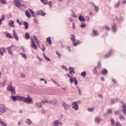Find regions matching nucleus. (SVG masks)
Here are the masks:
<instances>
[{"mask_svg":"<svg viewBox=\"0 0 126 126\" xmlns=\"http://www.w3.org/2000/svg\"><path fill=\"white\" fill-rule=\"evenodd\" d=\"M22 101L26 104H32L33 100H32V98H31L30 95H28L27 97L24 96H22Z\"/></svg>","mask_w":126,"mask_h":126,"instance_id":"f257e3e1","label":"nucleus"},{"mask_svg":"<svg viewBox=\"0 0 126 126\" xmlns=\"http://www.w3.org/2000/svg\"><path fill=\"white\" fill-rule=\"evenodd\" d=\"M78 104H81V101L80 100L72 102V108L75 111H78L79 109V106H78Z\"/></svg>","mask_w":126,"mask_h":126,"instance_id":"f03ea898","label":"nucleus"},{"mask_svg":"<svg viewBox=\"0 0 126 126\" xmlns=\"http://www.w3.org/2000/svg\"><path fill=\"white\" fill-rule=\"evenodd\" d=\"M10 98L12 99L13 102H15V101H19V102L22 101V96L20 95H13L10 96Z\"/></svg>","mask_w":126,"mask_h":126,"instance_id":"7ed1b4c3","label":"nucleus"},{"mask_svg":"<svg viewBox=\"0 0 126 126\" xmlns=\"http://www.w3.org/2000/svg\"><path fill=\"white\" fill-rule=\"evenodd\" d=\"M6 110H7V107H6L5 105L3 104H0V114L1 115L5 113L6 112Z\"/></svg>","mask_w":126,"mask_h":126,"instance_id":"20e7f679","label":"nucleus"},{"mask_svg":"<svg viewBox=\"0 0 126 126\" xmlns=\"http://www.w3.org/2000/svg\"><path fill=\"white\" fill-rule=\"evenodd\" d=\"M14 4L17 6V7H18V8H21V7H25L26 5L24 4H21L19 2L20 1V0H14Z\"/></svg>","mask_w":126,"mask_h":126,"instance_id":"39448f33","label":"nucleus"},{"mask_svg":"<svg viewBox=\"0 0 126 126\" xmlns=\"http://www.w3.org/2000/svg\"><path fill=\"white\" fill-rule=\"evenodd\" d=\"M49 104L51 105V104H53V106L54 107H59V102H58V100L57 99L55 98L54 99H50L49 100Z\"/></svg>","mask_w":126,"mask_h":126,"instance_id":"423d86ee","label":"nucleus"},{"mask_svg":"<svg viewBox=\"0 0 126 126\" xmlns=\"http://www.w3.org/2000/svg\"><path fill=\"white\" fill-rule=\"evenodd\" d=\"M11 48H15V46L14 45H12L10 47H7V50L8 54H9V55H11V56L12 57H13V53L12 52V51L11 50Z\"/></svg>","mask_w":126,"mask_h":126,"instance_id":"0eeeda50","label":"nucleus"},{"mask_svg":"<svg viewBox=\"0 0 126 126\" xmlns=\"http://www.w3.org/2000/svg\"><path fill=\"white\" fill-rule=\"evenodd\" d=\"M54 126H63V123L59 120H55L53 122Z\"/></svg>","mask_w":126,"mask_h":126,"instance_id":"6e6552de","label":"nucleus"},{"mask_svg":"<svg viewBox=\"0 0 126 126\" xmlns=\"http://www.w3.org/2000/svg\"><path fill=\"white\" fill-rule=\"evenodd\" d=\"M31 40L32 41V48L34 50H37V45H36V44H35V41H34V39H33L32 37H31Z\"/></svg>","mask_w":126,"mask_h":126,"instance_id":"1a4fd4ad","label":"nucleus"},{"mask_svg":"<svg viewBox=\"0 0 126 126\" xmlns=\"http://www.w3.org/2000/svg\"><path fill=\"white\" fill-rule=\"evenodd\" d=\"M36 14H37V15H41V16H45V15H46V13H44L42 10L37 11Z\"/></svg>","mask_w":126,"mask_h":126,"instance_id":"9d476101","label":"nucleus"},{"mask_svg":"<svg viewBox=\"0 0 126 126\" xmlns=\"http://www.w3.org/2000/svg\"><path fill=\"white\" fill-rule=\"evenodd\" d=\"M13 35L16 41H18V40H19V37H18V35H17L16 31H15V30H13Z\"/></svg>","mask_w":126,"mask_h":126,"instance_id":"9b49d317","label":"nucleus"},{"mask_svg":"<svg viewBox=\"0 0 126 126\" xmlns=\"http://www.w3.org/2000/svg\"><path fill=\"white\" fill-rule=\"evenodd\" d=\"M62 106L64 108V110H68V109H69V108L70 107L69 104H67L65 102H63V104H62Z\"/></svg>","mask_w":126,"mask_h":126,"instance_id":"f8f14e48","label":"nucleus"},{"mask_svg":"<svg viewBox=\"0 0 126 126\" xmlns=\"http://www.w3.org/2000/svg\"><path fill=\"white\" fill-rule=\"evenodd\" d=\"M72 42H73V46H74V47H76L77 45H79V44H81V43H82V41L80 40H77L76 41H74Z\"/></svg>","mask_w":126,"mask_h":126,"instance_id":"ddd939ff","label":"nucleus"},{"mask_svg":"<svg viewBox=\"0 0 126 126\" xmlns=\"http://www.w3.org/2000/svg\"><path fill=\"white\" fill-rule=\"evenodd\" d=\"M69 73L71 75H72V73L73 74H75V71H74V68L73 67H70L69 68Z\"/></svg>","mask_w":126,"mask_h":126,"instance_id":"4468645a","label":"nucleus"},{"mask_svg":"<svg viewBox=\"0 0 126 126\" xmlns=\"http://www.w3.org/2000/svg\"><path fill=\"white\" fill-rule=\"evenodd\" d=\"M12 89H13V87H12V83L10 82V85H8L7 87V91L9 92Z\"/></svg>","mask_w":126,"mask_h":126,"instance_id":"2eb2a0df","label":"nucleus"},{"mask_svg":"<svg viewBox=\"0 0 126 126\" xmlns=\"http://www.w3.org/2000/svg\"><path fill=\"white\" fill-rule=\"evenodd\" d=\"M122 107L123 108V112L124 114H125V115H126V103H124L123 102H122Z\"/></svg>","mask_w":126,"mask_h":126,"instance_id":"dca6fc26","label":"nucleus"},{"mask_svg":"<svg viewBox=\"0 0 126 126\" xmlns=\"http://www.w3.org/2000/svg\"><path fill=\"white\" fill-rule=\"evenodd\" d=\"M112 54H113V50L110 49L109 51L108 54L105 55L104 58L105 59H107V58H109V57H110V56H111Z\"/></svg>","mask_w":126,"mask_h":126,"instance_id":"f3484780","label":"nucleus"},{"mask_svg":"<svg viewBox=\"0 0 126 126\" xmlns=\"http://www.w3.org/2000/svg\"><path fill=\"white\" fill-rule=\"evenodd\" d=\"M26 124L28 125V126H31L32 125V121L29 119H27L25 121Z\"/></svg>","mask_w":126,"mask_h":126,"instance_id":"a211bd4d","label":"nucleus"},{"mask_svg":"<svg viewBox=\"0 0 126 126\" xmlns=\"http://www.w3.org/2000/svg\"><path fill=\"white\" fill-rule=\"evenodd\" d=\"M24 25L25 26V29L26 30H27V29L29 28V24H28V23H27V22H24Z\"/></svg>","mask_w":126,"mask_h":126,"instance_id":"6ab92c4d","label":"nucleus"},{"mask_svg":"<svg viewBox=\"0 0 126 126\" xmlns=\"http://www.w3.org/2000/svg\"><path fill=\"white\" fill-rule=\"evenodd\" d=\"M9 92H11V94L12 95H15V94L16 93L15 92V88L13 87V89H12L10 91H9Z\"/></svg>","mask_w":126,"mask_h":126,"instance_id":"aec40b11","label":"nucleus"},{"mask_svg":"<svg viewBox=\"0 0 126 126\" xmlns=\"http://www.w3.org/2000/svg\"><path fill=\"white\" fill-rule=\"evenodd\" d=\"M46 41L49 45H52V40L50 37H48L46 38Z\"/></svg>","mask_w":126,"mask_h":126,"instance_id":"412c9836","label":"nucleus"},{"mask_svg":"<svg viewBox=\"0 0 126 126\" xmlns=\"http://www.w3.org/2000/svg\"><path fill=\"white\" fill-rule=\"evenodd\" d=\"M9 26L14 28V22L13 21L10 20V22L9 23Z\"/></svg>","mask_w":126,"mask_h":126,"instance_id":"4be33fe9","label":"nucleus"},{"mask_svg":"<svg viewBox=\"0 0 126 126\" xmlns=\"http://www.w3.org/2000/svg\"><path fill=\"white\" fill-rule=\"evenodd\" d=\"M70 11L71 12V16H72V17H77V16H76V15H75V13H74V11H73V10L71 9Z\"/></svg>","mask_w":126,"mask_h":126,"instance_id":"5701e85b","label":"nucleus"},{"mask_svg":"<svg viewBox=\"0 0 126 126\" xmlns=\"http://www.w3.org/2000/svg\"><path fill=\"white\" fill-rule=\"evenodd\" d=\"M43 104H42V102H37L36 103V106L37 108H42V106Z\"/></svg>","mask_w":126,"mask_h":126,"instance_id":"b1692460","label":"nucleus"},{"mask_svg":"<svg viewBox=\"0 0 126 126\" xmlns=\"http://www.w3.org/2000/svg\"><path fill=\"white\" fill-rule=\"evenodd\" d=\"M25 14H26L27 17H28V18H31V16L30 15V13H29V12L28 10H26L25 11Z\"/></svg>","mask_w":126,"mask_h":126,"instance_id":"393cba45","label":"nucleus"},{"mask_svg":"<svg viewBox=\"0 0 126 126\" xmlns=\"http://www.w3.org/2000/svg\"><path fill=\"white\" fill-rule=\"evenodd\" d=\"M73 81L75 86L76 87L77 86V83H78V80H77V79H76V77H74L73 78Z\"/></svg>","mask_w":126,"mask_h":126,"instance_id":"a878e982","label":"nucleus"},{"mask_svg":"<svg viewBox=\"0 0 126 126\" xmlns=\"http://www.w3.org/2000/svg\"><path fill=\"white\" fill-rule=\"evenodd\" d=\"M102 73L103 74V75H106V74H108V70L104 69L102 70Z\"/></svg>","mask_w":126,"mask_h":126,"instance_id":"bb28decb","label":"nucleus"},{"mask_svg":"<svg viewBox=\"0 0 126 126\" xmlns=\"http://www.w3.org/2000/svg\"><path fill=\"white\" fill-rule=\"evenodd\" d=\"M79 20H80V21H85V19L84 18V17H83V16L80 15L79 16Z\"/></svg>","mask_w":126,"mask_h":126,"instance_id":"cd10ccee","label":"nucleus"},{"mask_svg":"<svg viewBox=\"0 0 126 126\" xmlns=\"http://www.w3.org/2000/svg\"><path fill=\"white\" fill-rule=\"evenodd\" d=\"M43 56L46 61H47V62H51V60L49 59V58H48L46 55H45V53L43 54Z\"/></svg>","mask_w":126,"mask_h":126,"instance_id":"c85d7f7f","label":"nucleus"},{"mask_svg":"<svg viewBox=\"0 0 126 126\" xmlns=\"http://www.w3.org/2000/svg\"><path fill=\"white\" fill-rule=\"evenodd\" d=\"M70 38H71V41H72V42L75 41V36H74V34H72L70 35Z\"/></svg>","mask_w":126,"mask_h":126,"instance_id":"c756f323","label":"nucleus"},{"mask_svg":"<svg viewBox=\"0 0 126 126\" xmlns=\"http://www.w3.org/2000/svg\"><path fill=\"white\" fill-rule=\"evenodd\" d=\"M49 102H50V100H48L47 99H44V100H42V101L41 102V104H42V103L43 104H45L46 103H48V104H50Z\"/></svg>","mask_w":126,"mask_h":126,"instance_id":"7c9ffc66","label":"nucleus"},{"mask_svg":"<svg viewBox=\"0 0 126 126\" xmlns=\"http://www.w3.org/2000/svg\"><path fill=\"white\" fill-rule=\"evenodd\" d=\"M29 11H30L31 14H32V17H35V13L34 12V11H33V10H32L31 9H29Z\"/></svg>","mask_w":126,"mask_h":126,"instance_id":"2f4dec72","label":"nucleus"},{"mask_svg":"<svg viewBox=\"0 0 126 126\" xmlns=\"http://www.w3.org/2000/svg\"><path fill=\"white\" fill-rule=\"evenodd\" d=\"M40 1L45 5H47V4H48V0H40Z\"/></svg>","mask_w":126,"mask_h":126,"instance_id":"473e14b6","label":"nucleus"},{"mask_svg":"<svg viewBox=\"0 0 126 126\" xmlns=\"http://www.w3.org/2000/svg\"><path fill=\"white\" fill-rule=\"evenodd\" d=\"M6 37H8V38H10V39H13V36L11 35L9 33H7L6 34Z\"/></svg>","mask_w":126,"mask_h":126,"instance_id":"72a5a7b5","label":"nucleus"},{"mask_svg":"<svg viewBox=\"0 0 126 126\" xmlns=\"http://www.w3.org/2000/svg\"><path fill=\"white\" fill-rule=\"evenodd\" d=\"M5 82H6V80L3 83L0 82V86H1V87H4V86H5Z\"/></svg>","mask_w":126,"mask_h":126,"instance_id":"f704fd0d","label":"nucleus"},{"mask_svg":"<svg viewBox=\"0 0 126 126\" xmlns=\"http://www.w3.org/2000/svg\"><path fill=\"white\" fill-rule=\"evenodd\" d=\"M20 55H21L22 57H23V58H24L25 60H26V59L27 58V56H26V54H25V53H20Z\"/></svg>","mask_w":126,"mask_h":126,"instance_id":"c9c22d12","label":"nucleus"},{"mask_svg":"<svg viewBox=\"0 0 126 126\" xmlns=\"http://www.w3.org/2000/svg\"><path fill=\"white\" fill-rule=\"evenodd\" d=\"M80 75H81V76H83V77H85L86 76V72L83 71L81 73Z\"/></svg>","mask_w":126,"mask_h":126,"instance_id":"e433bc0d","label":"nucleus"},{"mask_svg":"<svg viewBox=\"0 0 126 126\" xmlns=\"http://www.w3.org/2000/svg\"><path fill=\"white\" fill-rule=\"evenodd\" d=\"M25 36L27 39H30V35L28 32H26L25 34Z\"/></svg>","mask_w":126,"mask_h":126,"instance_id":"4c0bfd02","label":"nucleus"},{"mask_svg":"<svg viewBox=\"0 0 126 126\" xmlns=\"http://www.w3.org/2000/svg\"><path fill=\"white\" fill-rule=\"evenodd\" d=\"M69 77L70 78V83L72 84L73 83V78L71 76H70Z\"/></svg>","mask_w":126,"mask_h":126,"instance_id":"58836bf2","label":"nucleus"},{"mask_svg":"<svg viewBox=\"0 0 126 126\" xmlns=\"http://www.w3.org/2000/svg\"><path fill=\"white\" fill-rule=\"evenodd\" d=\"M0 124L2 126H7L5 123L0 120Z\"/></svg>","mask_w":126,"mask_h":126,"instance_id":"ea45409f","label":"nucleus"},{"mask_svg":"<svg viewBox=\"0 0 126 126\" xmlns=\"http://www.w3.org/2000/svg\"><path fill=\"white\" fill-rule=\"evenodd\" d=\"M116 26H117V25L116 24H114L113 26H112L114 32H116L117 31V30L116 29Z\"/></svg>","mask_w":126,"mask_h":126,"instance_id":"a19ab883","label":"nucleus"},{"mask_svg":"<svg viewBox=\"0 0 126 126\" xmlns=\"http://www.w3.org/2000/svg\"><path fill=\"white\" fill-rule=\"evenodd\" d=\"M62 68H63V69H64L66 71H67V70H68V69L66 68V66L64 65L62 66Z\"/></svg>","mask_w":126,"mask_h":126,"instance_id":"79ce46f5","label":"nucleus"},{"mask_svg":"<svg viewBox=\"0 0 126 126\" xmlns=\"http://www.w3.org/2000/svg\"><path fill=\"white\" fill-rule=\"evenodd\" d=\"M0 2L1 4H5L6 1H5V0H0Z\"/></svg>","mask_w":126,"mask_h":126,"instance_id":"37998d69","label":"nucleus"},{"mask_svg":"<svg viewBox=\"0 0 126 126\" xmlns=\"http://www.w3.org/2000/svg\"><path fill=\"white\" fill-rule=\"evenodd\" d=\"M76 88L77 89L79 93V95H81V90L78 87V86H76Z\"/></svg>","mask_w":126,"mask_h":126,"instance_id":"c03bdc74","label":"nucleus"},{"mask_svg":"<svg viewBox=\"0 0 126 126\" xmlns=\"http://www.w3.org/2000/svg\"><path fill=\"white\" fill-rule=\"evenodd\" d=\"M80 27L82 28H85V27H86V24L85 23H82V24L80 25Z\"/></svg>","mask_w":126,"mask_h":126,"instance_id":"a18cd8bd","label":"nucleus"},{"mask_svg":"<svg viewBox=\"0 0 126 126\" xmlns=\"http://www.w3.org/2000/svg\"><path fill=\"white\" fill-rule=\"evenodd\" d=\"M88 111H89V112H93V111H94V108H88Z\"/></svg>","mask_w":126,"mask_h":126,"instance_id":"49530a36","label":"nucleus"},{"mask_svg":"<svg viewBox=\"0 0 126 126\" xmlns=\"http://www.w3.org/2000/svg\"><path fill=\"white\" fill-rule=\"evenodd\" d=\"M17 23H18L20 26H21L22 24V23H21L18 19H17Z\"/></svg>","mask_w":126,"mask_h":126,"instance_id":"de8ad7c7","label":"nucleus"},{"mask_svg":"<svg viewBox=\"0 0 126 126\" xmlns=\"http://www.w3.org/2000/svg\"><path fill=\"white\" fill-rule=\"evenodd\" d=\"M41 50H42V52L44 53L46 50V47L44 46V44H42V48H41Z\"/></svg>","mask_w":126,"mask_h":126,"instance_id":"09e8293b","label":"nucleus"},{"mask_svg":"<svg viewBox=\"0 0 126 126\" xmlns=\"http://www.w3.org/2000/svg\"><path fill=\"white\" fill-rule=\"evenodd\" d=\"M51 80H52L53 82L55 84H57V85H58V86H60V84H59V83H58V82H57V81L54 80L53 79H51Z\"/></svg>","mask_w":126,"mask_h":126,"instance_id":"8fccbe9b","label":"nucleus"},{"mask_svg":"<svg viewBox=\"0 0 126 126\" xmlns=\"http://www.w3.org/2000/svg\"><path fill=\"white\" fill-rule=\"evenodd\" d=\"M95 121H96V122H97V123H100V122H101V119H100V118L97 117V118H96Z\"/></svg>","mask_w":126,"mask_h":126,"instance_id":"3c124183","label":"nucleus"},{"mask_svg":"<svg viewBox=\"0 0 126 126\" xmlns=\"http://www.w3.org/2000/svg\"><path fill=\"white\" fill-rule=\"evenodd\" d=\"M4 19H5V16L4 15H2L1 18L0 19V20H1V21H4Z\"/></svg>","mask_w":126,"mask_h":126,"instance_id":"603ef678","label":"nucleus"},{"mask_svg":"<svg viewBox=\"0 0 126 126\" xmlns=\"http://www.w3.org/2000/svg\"><path fill=\"white\" fill-rule=\"evenodd\" d=\"M1 50H2V52H3V53H6V49H5V48H4V47H2V48H1Z\"/></svg>","mask_w":126,"mask_h":126,"instance_id":"864d4df0","label":"nucleus"},{"mask_svg":"<svg viewBox=\"0 0 126 126\" xmlns=\"http://www.w3.org/2000/svg\"><path fill=\"white\" fill-rule=\"evenodd\" d=\"M41 112L42 113V115H44V114H46V110L45 109H41Z\"/></svg>","mask_w":126,"mask_h":126,"instance_id":"5fc2aeb1","label":"nucleus"},{"mask_svg":"<svg viewBox=\"0 0 126 126\" xmlns=\"http://www.w3.org/2000/svg\"><path fill=\"white\" fill-rule=\"evenodd\" d=\"M120 6V2H118L115 5V7L116 8H118V7H119Z\"/></svg>","mask_w":126,"mask_h":126,"instance_id":"6e6d98bb","label":"nucleus"},{"mask_svg":"<svg viewBox=\"0 0 126 126\" xmlns=\"http://www.w3.org/2000/svg\"><path fill=\"white\" fill-rule=\"evenodd\" d=\"M101 63L100 62H99L97 65V68H99V67H101Z\"/></svg>","mask_w":126,"mask_h":126,"instance_id":"4d7b16f0","label":"nucleus"},{"mask_svg":"<svg viewBox=\"0 0 126 126\" xmlns=\"http://www.w3.org/2000/svg\"><path fill=\"white\" fill-rule=\"evenodd\" d=\"M47 4L50 6V7H52V2L51 1H49V2Z\"/></svg>","mask_w":126,"mask_h":126,"instance_id":"13d9d810","label":"nucleus"},{"mask_svg":"<svg viewBox=\"0 0 126 126\" xmlns=\"http://www.w3.org/2000/svg\"><path fill=\"white\" fill-rule=\"evenodd\" d=\"M111 124L114 126L115 125V120L114 119L111 120Z\"/></svg>","mask_w":126,"mask_h":126,"instance_id":"bf43d9fd","label":"nucleus"},{"mask_svg":"<svg viewBox=\"0 0 126 126\" xmlns=\"http://www.w3.org/2000/svg\"><path fill=\"white\" fill-rule=\"evenodd\" d=\"M66 49L67 50H69V52H71V50H70V47L68 46H66Z\"/></svg>","mask_w":126,"mask_h":126,"instance_id":"052dcab7","label":"nucleus"},{"mask_svg":"<svg viewBox=\"0 0 126 126\" xmlns=\"http://www.w3.org/2000/svg\"><path fill=\"white\" fill-rule=\"evenodd\" d=\"M33 21L35 22V23H38V20L36 18L33 19Z\"/></svg>","mask_w":126,"mask_h":126,"instance_id":"680f3d73","label":"nucleus"},{"mask_svg":"<svg viewBox=\"0 0 126 126\" xmlns=\"http://www.w3.org/2000/svg\"><path fill=\"white\" fill-rule=\"evenodd\" d=\"M72 28L73 29H75V23H72Z\"/></svg>","mask_w":126,"mask_h":126,"instance_id":"e2e57ef3","label":"nucleus"},{"mask_svg":"<svg viewBox=\"0 0 126 126\" xmlns=\"http://www.w3.org/2000/svg\"><path fill=\"white\" fill-rule=\"evenodd\" d=\"M120 120H125V117H124L123 116L121 115V116H120Z\"/></svg>","mask_w":126,"mask_h":126,"instance_id":"0e129e2a","label":"nucleus"},{"mask_svg":"<svg viewBox=\"0 0 126 126\" xmlns=\"http://www.w3.org/2000/svg\"><path fill=\"white\" fill-rule=\"evenodd\" d=\"M0 55H1L2 56H3V53L1 51V48H0Z\"/></svg>","mask_w":126,"mask_h":126,"instance_id":"69168bd1","label":"nucleus"},{"mask_svg":"<svg viewBox=\"0 0 126 126\" xmlns=\"http://www.w3.org/2000/svg\"><path fill=\"white\" fill-rule=\"evenodd\" d=\"M116 126H122V125H121V124H120V123L117 122Z\"/></svg>","mask_w":126,"mask_h":126,"instance_id":"338daca9","label":"nucleus"},{"mask_svg":"<svg viewBox=\"0 0 126 126\" xmlns=\"http://www.w3.org/2000/svg\"><path fill=\"white\" fill-rule=\"evenodd\" d=\"M105 28L106 30H107L108 31L110 30V28H109V27H108V26L105 27Z\"/></svg>","mask_w":126,"mask_h":126,"instance_id":"774afa93","label":"nucleus"}]
</instances>
